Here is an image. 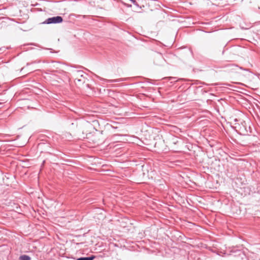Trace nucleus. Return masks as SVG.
<instances>
[{"label": "nucleus", "instance_id": "5", "mask_svg": "<svg viewBox=\"0 0 260 260\" xmlns=\"http://www.w3.org/2000/svg\"><path fill=\"white\" fill-rule=\"evenodd\" d=\"M31 258L27 255H22L19 257V260H30Z\"/></svg>", "mask_w": 260, "mask_h": 260}, {"label": "nucleus", "instance_id": "7", "mask_svg": "<svg viewBox=\"0 0 260 260\" xmlns=\"http://www.w3.org/2000/svg\"><path fill=\"white\" fill-rule=\"evenodd\" d=\"M169 78V80L171 81V82H175L177 81V80H176V77H170Z\"/></svg>", "mask_w": 260, "mask_h": 260}, {"label": "nucleus", "instance_id": "2", "mask_svg": "<svg viewBox=\"0 0 260 260\" xmlns=\"http://www.w3.org/2000/svg\"><path fill=\"white\" fill-rule=\"evenodd\" d=\"M240 133L243 135H248L249 133L251 132L250 126H247L246 123H242V125L240 127Z\"/></svg>", "mask_w": 260, "mask_h": 260}, {"label": "nucleus", "instance_id": "4", "mask_svg": "<svg viewBox=\"0 0 260 260\" xmlns=\"http://www.w3.org/2000/svg\"><path fill=\"white\" fill-rule=\"evenodd\" d=\"M95 258V256L93 255H91L90 256L88 257H81L78 258L77 260H93Z\"/></svg>", "mask_w": 260, "mask_h": 260}, {"label": "nucleus", "instance_id": "8", "mask_svg": "<svg viewBox=\"0 0 260 260\" xmlns=\"http://www.w3.org/2000/svg\"><path fill=\"white\" fill-rule=\"evenodd\" d=\"M129 1H131L134 5H135L137 7H139L138 3L136 1V0H129Z\"/></svg>", "mask_w": 260, "mask_h": 260}, {"label": "nucleus", "instance_id": "3", "mask_svg": "<svg viewBox=\"0 0 260 260\" xmlns=\"http://www.w3.org/2000/svg\"><path fill=\"white\" fill-rule=\"evenodd\" d=\"M75 76L76 77V78H75V82L76 81H77V82H85V81H83L82 79H78V77H80L81 78H83L84 79L85 78V77H84L83 71H76V72L75 73Z\"/></svg>", "mask_w": 260, "mask_h": 260}, {"label": "nucleus", "instance_id": "9", "mask_svg": "<svg viewBox=\"0 0 260 260\" xmlns=\"http://www.w3.org/2000/svg\"><path fill=\"white\" fill-rule=\"evenodd\" d=\"M172 142L174 144H176L178 143V141L176 138H174L172 140Z\"/></svg>", "mask_w": 260, "mask_h": 260}, {"label": "nucleus", "instance_id": "1", "mask_svg": "<svg viewBox=\"0 0 260 260\" xmlns=\"http://www.w3.org/2000/svg\"><path fill=\"white\" fill-rule=\"evenodd\" d=\"M63 21L62 17L57 16L48 18L43 23L44 24H56L60 23Z\"/></svg>", "mask_w": 260, "mask_h": 260}, {"label": "nucleus", "instance_id": "10", "mask_svg": "<svg viewBox=\"0 0 260 260\" xmlns=\"http://www.w3.org/2000/svg\"><path fill=\"white\" fill-rule=\"evenodd\" d=\"M45 49L50 50L51 51V52H53L52 51V49L51 48H45Z\"/></svg>", "mask_w": 260, "mask_h": 260}, {"label": "nucleus", "instance_id": "6", "mask_svg": "<svg viewBox=\"0 0 260 260\" xmlns=\"http://www.w3.org/2000/svg\"><path fill=\"white\" fill-rule=\"evenodd\" d=\"M123 80L122 79H115V80H107V82L108 83H113V82H120V81H123Z\"/></svg>", "mask_w": 260, "mask_h": 260}, {"label": "nucleus", "instance_id": "11", "mask_svg": "<svg viewBox=\"0 0 260 260\" xmlns=\"http://www.w3.org/2000/svg\"><path fill=\"white\" fill-rule=\"evenodd\" d=\"M240 69L241 70H243V68H242V67H240Z\"/></svg>", "mask_w": 260, "mask_h": 260}]
</instances>
